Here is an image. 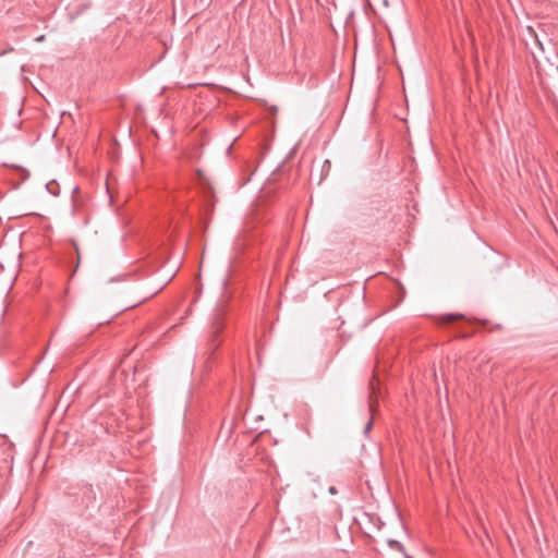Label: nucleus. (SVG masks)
Instances as JSON below:
<instances>
[{
    "label": "nucleus",
    "mask_w": 558,
    "mask_h": 558,
    "mask_svg": "<svg viewBox=\"0 0 558 558\" xmlns=\"http://www.w3.org/2000/svg\"><path fill=\"white\" fill-rule=\"evenodd\" d=\"M221 313H217L215 320L211 325V340L209 343L210 350H216L219 347V342L216 341V337L219 335V332L223 329V324L221 322Z\"/></svg>",
    "instance_id": "nucleus-1"
},
{
    "label": "nucleus",
    "mask_w": 558,
    "mask_h": 558,
    "mask_svg": "<svg viewBox=\"0 0 558 558\" xmlns=\"http://www.w3.org/2000/svg\"><path fill=\"white\" fill-rule=\"evenodd\" d=\"M462 318H464V315H462V314H447V315L440 316L439 322L441 324H449L457 319H462Z\"/></svg>",
    "instance_id": "nucleus-2"
},
{
    "label": "nucleus",
    "mask_w": 558,
    "mask_h": 558,
    "mask_svg": "<svg viewBox=\"0 0 558 558\" xmlns=\"http://www.w3.org/2000/svg\"><path fill=\"white\" fill-rule=\"evenodd\" d=\"M388 545L390 548L398 550V551L402 553L403 555H405V553H407L404 546L399 541L389 539Z\"/></svg>",
    "instance_id": "nucleus-3"
},
{
    "label": "nucleus",
    "mask_w": 558,
    "mask_h": 558,
    "mask_svg": "<svg viewBox=\"0 0 558 558\" xmlns=\"http://www.w3.org/2000/svg\"><path fill=\"white\" fill-rule=\"evenodd\" d=\"M372 426H373V420L369 418L368 422L366 423L365 427H364V433L368 434L371 428H372Z\"/></svg>",
    "instance_id": "nucleus-4"
},
{
    "label": "nucleus",
    "mask_w": 558,
    "mask_h": 558,
    "mask_svg": "<svg viewBox=\"0 0 558 558\" xmlns=\"http://www.w3.org/2000/svg\"><path fill=\"white\" fill-rule=\"evenodd\" d=\"M329 493H330V494H332V495H335V494H337V489H336L333 486H331V487L329 488Z\"/></svg>",
    "instance_id": "nucleus-5"
},
{
    "label": "nucleus",
    "mask_w": 558,
    "mask_h": 558,
    "mask_svg": "<svg viewBox=\"0 0 558 558\" xmlns=\"http://www.w3.org/2000/svg\"><path fill=\"white\" fill-rule=\"evenodd\" d=\"M44 39H45V36H44V35H41V36H39V37H37V38H36V41H43Z\"/></svg>",
    "instance_id": "nucleus-6"
},
{
    "label": "nucleus",
    "mask_w": 558,
    "mask_h": 558,
    "mask_svg": "<svg viewBox=\"0 0 558 558\" xmlns=\"http://www.w3.org/2000/svg\"><path fill=\"white\" fill-rule=\"evenodd\" d=\"M404 558H413V557L405 553Z\"/></svg>",
    "instance_id": "nucleus-7"
}]
</instances>
